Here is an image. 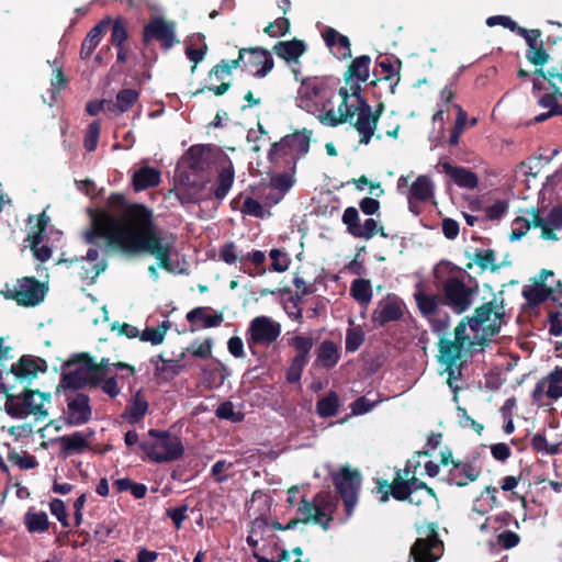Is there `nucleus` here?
Listing matches in <instances>:
<instances>
[{
    "instance_id": "nucleus-1",
    "label": "nucleus",
    "mask_w": 562,
    "mask_h": 562,
    "mask_svg": "<svg viewBox=\"0 0 562 562\" xmlns=\"http://www.w3.org/2000/svg\"><path fill=\"white\" fill-rule=\"evenodd\" d=\"M111 200L122 204L120 216L100 213L92 218L91 227L83 233V239L91 245L85 257H76L70 263H80V277L92 282L108 268L101 251H120L134 257L149 255L159 268L172 271V235L164 234L155 223L150 209L143 204H123V198L112 195Z\"/></svg>"
},
{
    "instance_id": "nucleus-2",
    "label": "nucleus",
    "mask_w": 562,
    "mask_h": 562,
    "mask_svg": "<svg viewBox=\"0 0 562 562\" xmlns=\"http://www.w3.org/2000/svg\"><path fill=\"white\" fill-rule=\"evenodd\" d=\"M465 321H460L451 336H442L438 342V361L443 364L448 373L447 383L456 390L454 381L461 374L463 357L479 345L475 337L465 334Z\"/></svg>"
},
{
    "instance_id": "nucleus-3",
    "label": "nucleus",
    "mask_w": 562,
    "mask_h": 562,
    "mask_svg": "<svg viewBox=\"0 0 562 562\" xmlns=\"http://www.w3.org/2000/svg\"><path fill=\"white\" fill-rule=\"evenodd\" d=\"M494 295V297L487 302L477 306L472 316H465L461 321H465V329H470L474 333V337L480 346H484L491 341L492 337L499 333L502 321L505 316L504 299L502 296Z\"/></svg>"
},
{
    "instance_id": "nucleus-4",
    "label": "nucleus",
    "mask_w": 562,
    "mask_h": 562,
    "mask_svg": "<svg viewBox=\"0 0 562 562\" xmlns=\"http://www.w3.org/2000/svg\"><path fill=\"white\" fill-rule=\"evenodd\" d=\"M140 449L154 462L164 463L179 459L184 451L180 439L167 431H148V438L140 442Z\"/></svg>"
},
{
    "instance_id": "nucleus-5",
    "label": "nucleus",
    "mask_w": 562,
    "mask_h": 562,
    "mask_svg": "<svg viewBox=\"0 0 562 562\" xmlns=\"http://www.w3.org/2000/svg\"><path fill=\"white\" fill-rule=\"evenodd\" d=\"M50 393L23 389V394L18 397L9 396L4 404L5 412L14 418H23L33 415L36 420L45 419L48 415L45 404L50 403Z\"/></svg>"
},
{
    "instance_id": "nucleus-6",
    "label": "nucleus",
    "mask_w": 562,
    "mask_h": 562,
    "mask_svg": "<svg viewBox=\"0 0 562 562\" xmlns=\"http://www.w3.org/2000/svg\"><path fill=\"white\" fill-rule=\"evenodd\" d=\"M327 498V495L324 493L316 494L311 501L303 497L297 505V512L301 517L291 519L286 525V529H292L299 524L311 522L321 525L324 530H327L331 521L330 514L333 512V505Z\"/></svg>"
},
{
    "instance_id": "nucleus-7",
    "label": "nucleus",
    "mask_w": 562,
    "mask_h": 562,
    "mask_svg": "<svg viewBox=\"0 0 562 562\" xmlns=\"http://www.w3.org/2000/svg\"><path fill=\"white\" fill-rule=\"evenodd\" d=\"M437 524H426L417 527L419 538L411 549L415 562H436L443 552V543L438 537Z\"/></svg>"
},
{
    "instance_id": "nucleus-8",
    "label": "nucleus",
    "mask_w": 562,
    "mask_h": 562,
    "mask_svg": "<svg viewBox=\"0 0 562 562\" xmlns=\"http://www.w3.org/2000/svg\"><path fill=\"white\" fill-rule=\"evenodd\" d=\"M441 291L443 304L462 314L472 306L477 286L469 285L458 277H449L441 283Z\"/></svg>"
},
{
    "instance_id": "nucleus-9",
    "label": "nucleus",
    "mask_w": 562,
    "mask_h": 562,
    "mask_svg": "<svg viewBox=\"0 0 562 562\" xmlns=\"http://www.w3.org/2000/svg\"><path fill=\"white\" fill-rule=\"evenodd\" d=\"M246 52L247 49H239L238 58L232 60L223 59L215 65L207 75L210 85L196 90L192 95H198L205 90L212 91L217 97L225 94L232 87L231 77L233 69L239 67L240 63L245 59Z\"/></svg>"
},
{
    "instance_id": "nucleus-10",
    "label": "nucleus",
    "mask_w": 562,
    "mask_h": 562,
    "mask_svg": "<svg viewBox=\"0 0 562 562\" xmlns=\"http://www.w3.org/2000/svg\"><path fill=\"white\" fill-rule=\"evenodd\" d=\"M383 111V104H380L375 111L363 100L358 99V105L348 116L347 122L359 133V143L368 145L374 135L380 115Z\"/></svg>"
},
{
    "instance_id": "nucleus-11",
    "label": "nucleus",
    "mask_w": 562,
    "mask_h": 562,
    "mask_svg": "<svg viewBox=\"0 0 562 562\" xmlns=\"http://www.w3.org/2000/svg\"><path fill=\"white\" fill-rule=\"evenodd\" d=\"M333 482L344 502L347 516H351L358 502V492L361 484L360 472L345 465L338 472L333 473Z\"/></svg>"
},
{
    "instance_id": "nucleus-12",
    "label": "nucleus",
    "mask_w": 562,
    "mask_h": 562,
    "mask_svg": "<svg viewBox=\"0 0 562 562\" xmlns=\"http://www.w3.org/2000/svg\"><path fill=\"white\" fill-rule=\"evenodd\" d=\"M4 297L16 301L19 305L35 306L44 300L45 290L35 278L24 277L13 288L1 292Z\"/></svg>"
},
{
    "instance_id": "nucleus-13",
    "label": "nucleus",
    "mask_w": 562,
    "mask_h": 562,
    "mask_svg": "<svg viewBox=\"0 0 562 562\" xmlns=\"http://www.w3.org/2000/svg\"><path fill=\"white\" fill-rule=\"evenodd\" d=\"M248 346H268L274 342L281 334V325L268 316L255 317L248 328Z\"/></svg>"
},
{
    "instance_id": "nucleus-14",
    "label": "nucleus",
    "mask_w": 562,
    "mask_h": 562,
    "mask_svg": "<svg viewBox=\"0 0 562 562\" xmlns=\"http://www.w3.org/2000/svg\"><path fill=\"white\" fill-rule=\"evenodd\" d=\"M341 221L346 225L347 232L356 238L369 240L376 234H380L384 238L387 237L383 227H380L374 218H368L361 225L359 223V212L353 206H349L344 211Z\"/></svg>"
},
{
    "instance_id": "nucleus-15",
    "label": "nucleus",
    "mask_w": 562,
    "mask_h": 562,
    "mask_svg": "<svg viewBox=\"0 0 562 562\" xmlns=\"http://www.w3.org/2000/svg\"><path fill=\"white\" fill-rule=\"evenodd\" d=\"M531 227H540L541 238L543 239H558L555 233H553L551 228L546 227L543 217H541L539 212L533 207L526 211V216H518L514 220L509 239L512 241L520 240Z\"/></svg>"
},
{
    "instance_id": "nucleus-16",
    "label": "nucleus",
    "mask_w": 562,
    "mask_h": 562,
    "mask_svg": "<svg viewBox=\"0 0 562 562\" xmlns=\"http://www.w3.org/2000/svg\"><path fill=\"white\" fill-rule=\"evenodd\" d=\"M311 133L304 130L302 133H293L281 138L280 142L273 143L269 151V159L273 160L274 156L282 154H292L296 159L305 157L310 150Z\"/></svg>"
},
{
    "instance_id": "nucleus-17",
    "label": "nucleus",
    "mask_w": 562,
    "mask_h": 562,
    "mask_svg": "<svg viewBox=\"0 0 562 562\" xmlns=\"http://www.w3.org/2000/svg\"><path fill=\"white\" fill-rule=\"evenodd\" d=\"M64 382L66 386L71 389L86 385L97 386L100 383V376H97L95 369L91 364V358L83 356V361L64 375Z\"/></svg>"
},
{
    "instance_id": "nucleus-18",
    "label": "nucleus",
    "mask_w": 562,
    "mask_h": 562,
    "mask_svg": "<svg viewBox=\"0 0 562 562\" xmlns=\"http://www.w3.org/2000/svg\"><path fill=\"white\" fill-rule=\"evenodd\" d=\"M404 314V304L401 299L395 295H387L378 302L372 313V323L378 326H384L390 322H396Z\"/></svg>"
},
{
    "instance_id": "nucleus-19",
    "label": "nucleus",
    "mask_w": 562,
    "mask_h": 562,
    "mask_svg": "<svg viewBox=\"0 0 562 562\" xmlns=\"http://www.w3.org/2000/svg\"><path fill=\"white\" fill-rule=\"evenodd\" d=\"M175 22L167 21L161 18H155L145 26L144 40L148 41L149 38H156L162 43V46L166 49H169L175 43L179 42L175 38Z\"/></svg>"
},
{
    "instance_id": "nucleus-20",
    "label": "nucleus",
    "mask_w": 562,
    "mask_h": 562,
    "mask_svg": "<svg viewBox=\"0 0 562 562\" xmlns=\"http://www.w3.org/2000/svg\"><path fill=\"white\" fill-rule=\"evenodd\" d=\"M67 415L72 425H82L91 418L89 396L83 393H71L67 395Z\"/></svg>"
},
{
    "instance_id": "nucleus-21",
    "label": "nucleus",
    "mask_w": 562,
    "mask_h": 562,
    "mask_svg": "<svg viewBox=\"0 0 562 562\" xmlns=\"http://www.w3.org/2000/svg\"><path fill=\"white\" fill-rule=\"evenodd\" d=\"M543 395L551 400L562 397V366L557 367L537 383L533 390V398L539 401Z\"/></svg>"
},
{
    "instance_id": "nucleus-22",
    "label": "nucleus",
    "mask_w": 562,
    "mask_h": 562,
    "mask_svg": "<svg viewBox=\"0 0 562 562\" xmlns=\"http://www.w3.org/2000/svg\"><path fill=\"white\" fill-rule=\"evenodd\" d=\"M481 468L473 461L453 462V467L449 470V480L452 484L463 487L469 483L476 481L481 475Z\"/></svg>"
},
{
    "instance_id": "nucleus-23",
    "label": "nucleus",
    "mask_w": 562,
    "mask_h": 562,
    "mask_svg": "<svg viewBox=\"0 0 562 562\" xmlns=\"http://www.w3.org/2000/svg\"><path fill=\"white\" fill-rule=\"evenodd\" d=\"M15 371L22 378V389L29 387L31 381L37 376L38 372L47 370L46 361L30 356H23L16 363Z\"/></svg>"
},
{
    "instance_id": "nucleus-24",
    "label": "nucleus",
    "mask_w": 562,
    "mask_h": 562,
    "mask_svg": "<svg viewBox=\"0 0 562 562\" xmlns=\"http://www.w3.org/2000/svg\"><path fill=\"white\" fill-rule=\"evenodd\" d=\"M408 503L416 507L418 516L425 518L439 509L438 497L431 487H427V491L423 493H412Z\"/></svg>"
},
{
    "instance_id": "nucleus-25",
    "label": "nucleus",
    "mask_w": 562,
    "mask_h": 562,
    "mask_svg": "<svg viewBox=\"0 0 562 562\" xmlns=\"http://www.w3.org/2000/svg\"><path fill=\"white\" fill-rule=\"evenodd\" d=\"M246 55L249 56L248 64L259 67L255 76L258 78L266 77L273 68V59L270 53L261 47L246 48Z\"/></svg>"
},
{
    "instance_id": "nucleus-26",
    "label": "nucleus",
    "mask_w": 562,
    "mask_h": 562,
    "mask_svg": "<svg viewBox=\"0 0 562 562\" xmlns=\"http://www.w3.org/2000/svg\"><path fill=\"white\" fill-rule=\"evenodd\" d=\"M442 169L461 188L474 189L479 183L476 175L467 168L445 162Z\"/></svg>"
},
{
    "instance_id": "nucleus-27",
    "label": "nucleus",
    "mask_w": 562,
    "mask_h": 562,
    "mask_svg": "<svg viewBox=\"0 0 562 562\" xmlns=\"http://www.w3.org/2000/svg\"><path fill=\"white\" fill-rule=\"evenodd\" d=\"M213 148L209 145H194L187 151L189 167L194 170H204L212 162Z\"/></svg>"
},
{
    "instance_id": "nucleus-28",
    "label": "nucleus",
    "mask_w": 562,
    "mask_h": 562,
    "mask_svg": "<svg viewBox=\"0 0 562 562\" xmlns=\"http://www.w3.org/2000/svg\"><path fill=\"white\" fill-rule=\"evenodd\" d=\"M434 182L428 176L422 175L411 184L408 201L425 202L434 196Z\"/></svg>"
},
{
    "instance_id": "nucleus-29",
    "label": "nucleus",
    "mask_w": 562,
    "mask_h": 562,
    "mask_svg": "<svg viewBox=\"0 0 562 562\" xmlns=\"http://www.w3.org/2000/svg\"><path fill=\"white\" fill-rule=\"evenodd\" d=\"M370 57L367 55L357 57L348 67L345 74L347 85H358L359 81H367L369 78Z\"/></svg>"
},
{
    "instance_id": "nucleus-30",
    "label": "nucleus",
    "mask_w": 562,
    "mask_h": 562,
    "mask_svg": "<svg viewBox=\"0 0 562 562\" xmlns=\"http://www.w3.org/2000/svg\"><path fill=\"white\" fill-rule=\"evenodd\" d=\"M274 53L286 61L297 63L300 57L305 53L306 47L303 41L292 40L279 42L273 47Z\"/></svg>"
},
{
    "instance_id": "nucleus-31",
    "label": "nucleus",
    "mask_w": 562,
    "mask_h": 562,
    "mask_svg": "<svg viewBox=\"0 0 562 562\" xmlns=\"http://www.w3.org/2000/svg\"><path fill=\"white\" fill-rule=\"evenodd\" d=\"M359 85H351L350 89L340 88L339 95L341 97V103L338 106V115L347 117L352 114V110L358 105V99H362L359 93Z\"/></svg>"
},
{
    "instance_id": "nucleus-32",
    "label": "nucleus",
    "mask_w": 562,
    "mask_h": 562,
    "mask_svg": "<svg viewBox=\"0 0 562 562\" xmlns=\"http://www.w3.org/2000/svg\"><path fill=\"white\" fill-rule=\"evenodd\" d=\"M160 181V172L155 168L143 167L133 176V184L136 191L155 187Z\"/></svg>"
},
{
    "instance_id": "nucleus-33",
    "label": "nucleus",
    "mask_w": 562,
    "mask_h": 562,
    "mask_svg": "<svg viewBox=\"0 0 562 562\" xmlns=\"http://www.w3.org/2000/svg\"><path fill=\"white\" fill-rule=\"evenodd\" d=\"M108 21H102L89 31L81 45L80 54L83 59H87L92 55V53L99 45L103 31L108 26Z\"/></svg>"
},
{
    "instance_id": "nucleus-34",
    "label": "nucleus",
    "mask_w": 562,
    "mask_h": 562,
    "mask_svg": "<svg viewBox=\"0 0 562 562\" xmlns=\"http://www.w3.org/2000/svg\"><path fill=\"white\" fill-rule=\"evenodd\" d=\"M468 258L472 260V262L467 265L468 269L472 268L473 262L483 271L490 269L492 272H495L499 269V265L495 262V251L492 249H476L473 255H468Z\"/></svg>"
},
{
    "instance_id": "nucleus-35",
    "label": "nucleus",
    "mask_w": 562,
    "mask_h": 562,
    "mask_svg": "<svg viewBox=\"0 0 562 562\" xmlns=\"http://www.w3.org/2000/svg\"><path fill=\"white\" fill-rule=\"evenodd\" d=\"M415 300L422 314L427 317L436 315L440 304H443V297L429 295L422 291L415 293Z\"/></svg>"
},
{
    "instance_id": "nucleus-36",
    "label": "nucleus",
    "mask_w": 562,
    "mask_h": 562,
    "mask_svg": "<svg viewBox=\"0 0 562 562\" xmlns=\"http://www.w3.org/2000/svg\"><path fill=\"white\" fill-rule=\"evenodd\" d=\"M138 93L133 89H125L119 92L116 102L109 101L106 103V111L115 112L117 114L127 111L137 100Z\"/></svg>"
},
{
    "instance_id": "nucleus-37",
    "label": "nucleus",
    "mask_w": 562,
    "mask_h": 562,
    "mask_svg": "<svg viewBox=\"0 0 562 562\" xmlns=\"http://www.w3.org/2000/svg\"><path fill=\"white\" fill-rule=\"evenodd\" d=\"M535 279L542 288L548 290L549 297L555 299L557 294H562V282L555 278L554 271L542 269Z\"/></svg>"
},
{
    "instance_id": "nucleus-38",
    "label": "nucleus",
    "mask_w": 562,
    "mask_h": 562,
    "mask_svg": "<svg viewBox=\"0 0 562 562\" xmlns=\"http://www.w3.org/2000/svg\"><path fill=\"white\" fill-rule=\"evenodd\" d=\"M234 168L232 164L227 167H223L217 177V187L214 190L216 199L222 200L226 196L234 182Z\"/></svg>"
},
{
    "instance_id": "nucleus-39",
    "label": "nucleus",
    "mask_w": 562,
    "mask_h": 562,
    "mask_svg": "<svg viewBox=\"0 0 562 562\" xmlns=\"http://www.w3.org/2000/svg\"><path fill=\"white\" fill-rule=\"evenodd\" d=\"M206 307H195L187 314V319L189 323H194L196 321H201L204 327H214L220 325L224 321V316L222 313L215 315H209L206 313Z\"/></svg>"
},
{
    "instance_id": "nucleus-40",
    "label": "nucleus",
    "mask_w": 562,
    "mask_h": 562,
    "mask_svg": "<svg viewBox=\"0 0 562 562\" xmlns=\"http://www.w3.org/2000/svg\"><path fill=\"white\" fill-rule=\"evenodd\" d=\"M24 522L30 532H44L49 527L45 512L29 510L24 516Z\"/></svg>"
},
{
    "instance_id": "nucleus-41",
    "label": "nucleus",
    "mask_w": 562,
    "mask_h": 562,
    "mask_svg": "<svg viewBox=\"0 0 562 562\" xmlns=\"http://www.w3.org/2000/svg\"><path fill=\"white\" fill-rule=\"evenodd\" d=\"M339 359L338 349L333 341L325 340L318 348L317 360L323 367L331 368Z\"/></svg>"
},
{
    "instance_id": "nucleus-42",
    "label": "nucleus",
    "mask_w": 562,
    "mask_h": 562,
    "mask_svg": "<svg viewBox=\"0 0 562 562\" xmlns=\"http://www.w3.org/2000/svg\"><path fill=\"white\" fill-rule=\"evenodd\" d=\"M170 328V322L164 321L156 328H146L143 331H139V339L142 341L150 342L151 345H160L164 342L167 331Z\"/></svg>"
},
{
    "instance_id": "nucleus-43",
    "label": "nucleus",
    "mask_w": 562,
    "mask_h": 562,
    "mask_svg": "<svg viewBox=\"0 0 562 562\" xmlns=\"http://www.w3.org/2000/svg\"><path fill=\"white\" fill-rule=\"evenodd\" d=\"M522 295L532 305L540 304L549 297L548 290L542 288L535 278L531 279L530 284L524 286Z\"/></svg>"
},
{
    "instance_id": "nucleus-44",
    "label": "nucleus",
    "mask_w": 562,
    "mask_h": 562,
    "mask_svg": "<svg viewBox=\"0 0 562 562\" xmlns=\"http://www.w3.org/2000/svg\"><path fill=\"white\" fill-rule=\"evenodd\" d=\"M351 295L361 304H369L372 299V289L369 280L356 279L351 284Z\"/></svg>"
},
{
    "instance_id": "nucleus-45",
    "label": "nucleus",
    "mask_w": 562,
    "mask_h": 562,
    "mask_svg": "<svg viewBox=\"0 0 562 562\" xmlns=\"http://www.w3.org/2000/svg\"><path fill=\"white\" fill-rule=\"evenodd\" d=\"M339 407L338 396L335 392H329L325 397L318 401L316 411L321 417H330L337 414Z\"/></svg>"
},
{
    "instance_id": "nucleus-46",
    "label": "nucleus",
    "mask_w": 562,
    "mask_h": 562,
    "mask_svg": "<svg viewBox=\"0 0 562 562\" xmlns=\"http://www.w3.org/2000/svg\"><path fill=\"white\" fill-rule=\"evenodd\" d=\"M26 240L30 241V247L33 256L41 262L47 261L52 257V249L47 246H40L43 236L40 233L29 234Z\"/></svg>"
},
{
    "instance_id": "nucleus-47",
    "label": "nucleus",
    "mask_w": 562,
    "mask_h": 562,
    "mask_svg": "<svg viewBox=\"0 0 562 562\" xmlns=\"http://www.w3.org/2000/svg\"><path fill=\"white\" fill-rule=\"evenodd\" d=\"M148 404L147 402L137 393L134 397L133 403L130 405L127 409L128 419L131 423H137L142 419V417L147 412Z\"/></svg>"
},
{
    "instance_id": "nucleus-48",
    "label": "nucleus",
    "mask_w": 562,
    "mask_h": 562,
    "mask_svg": "<svg viewBox=\"0 0 562 562\" xmlns=\"http://www.w3.org/2000/svg\"><path fill=\"white\" fill-rule=\"evenodd\" d=\"M453 108L457 110V119L454 122V127H453L452 134L450 136L449 143L451 145H457L459 143V138H460L461 134L463 133V131L465 128L468 115L459 104H454Z\"/></svg>"
},
{
    "instance_id": "nucleus-49",
    "label": "nucleus",
    "mask_w": 562,
    "mask_h": 562,
    "mask_svg": "<svg viewBox=\"0 0 562 562\" xmlns=\"http://www.w3.org/2000/svg\"><path fill=\"white\" fill-rule=\"evenodd\" d=\"M313 339L305 336H295L292 338V346L296 350V356L294 358L304 360L307 362L308 353L313 348Z\"/></svg>"
},
{
    "instance_id": "nucleus-50",
    "label": "nucleus",
    "mask_w": 562,
    "mask_h": 562,
    "mask_svg": "<svg viewBox=\"0 0 562 562\" xmlns=\"http://www.w3.org/2000/svg\"><path fill=\"white\" fill-rule=\"evenodd\" d=\"M526 58L532 65L542 67L549 61L550 56L543 48V42L540 41V44L536 46V49H528Z\"/></svg>"
},
{
    "instance_id": "nucleus-51",
    "label": "nucleus",
    "mask_w": 562,
    "mask_h": 562,
    "mask_svg": "<svg viewBox=\"0 0 562 562\" xmlns=\"http://www.w3.org/2000/svg\"><path fill=\"white\" fill-rule=\"evenodd\" d=\"M364 334L360 328H350L346 335V349L348 351H356L363 342Z\"/></svg>"
},
{
    "instance_id": "nucleus-52",
    "label": "nucleus",
    "mask_w": 562,
    "mask_h": 562,
    "mask_svg": "<svg viewBox=\"0 0 562 562\" xmlns=\"http://www.w3.org/2000/svg\"><path fill=\"white\" fill-rule=\"evenodd\" d=\"M220 257L228 265H233L245 259V256L238 255L236 246L233 243H227L224 245L220 251Z\"/></svg>"
},
{
    "instance_id": "nucleus-53",
    "label": "nucleus",
    "mask_w": 562,
    "mask_h": 562,
    "mask_svg": "<svg viewBox=\"0 0 562 562\" xmlns=\"http://www.w3.org/2000/svg\"><path fill=\"white\" fill-rule=\"evenodd\" d=\"M61 443L68 450H81L87 446L85 437L80 432L61 437Z\"/></svg>"
},
{
    "instance_id": "nucleus-54",
    "label": "nucleus",
    "mask_w": 562,
    "mask_h": 562,
    "mask_svg": "<svg viewBox=\"0 0 562 562\" xmlns=\"http://www.w3.org/2000/svg\"><path fill=\"white\" fill-rule=\"evenodd\" d=\"M391 493L394 498L398 501H406L408 502L412 490L407 483H403L401 481H393L391 485H389Z\"/></svg>"
},
{
    "instance_id": "nucleus-55",
    "label": "nucleus",
    "mask_w": 562,
    "mask_h": 562,
    "mask_svg": "<svg viewBox=\"0 0 562 562\" xmlns=\"http://www.w3.org/2000/svg\"><path fill=\"white\" fill-rule=\"evenodd\" d=\"M216 416L223 419H228L232 422L241 420V414L234 411V406L231 402L222 403L215 412Z\"/></svg>"
},
{
    "instance_id": "nucleus-56",
    "label": "nucleus",
    "mask_w": 562,
    "mask_h": 562,
    "mask_svg": "<svg viewBox=\"0 0 562 562\" xmlns=\"http://www.w3.org/2000/svg\"><path fill=\"white\" fill-rule=\"evenodd\" d=\"M306 361L293 358L292 363L290 364L288 371H286V380L290 383H296L300 381L302 371L304 367L306 366Z\"/></svg>"
},
{
    "instance_id": "nucleus-57",
    "label": "nucleus",
    "mask_w": 562,
    "mask_h": 562,
    "mask_svg": "<svg viewBox=\"0 0 562 562\" xmlns=\"http://www.w3.org/2000/svg\"><path fill=\"white\" fill-rule=\"evenodd\" d=\"M241 212L260 218L265 216L263 206L252 198L245 199L241 205Z\"/></svg>"
},
{
    "instance_id": "nucleus-58",
    "label": "nucleus",
    "mask_w": 562,
    "mask_h": 562,
    "mask_svg": "<svg viewBox=\"0 0 562 562\" xmlns=\"http://www.w3.org/2000/svg\"><path fill=\"white\" fill-rule=\"evenodd\" d=\"M272 259L271 269L277 272H284L289 268V260L285 254L279 249H272L269 254Z\"/></svg>"
},
{
    "instance_id": "nucleus-59",
    "label": "nucleus",
    "mask_w": 562,
    "mask_h": 562,
    "mask_svg": "<svg viewBox=\"0 0 562 562\" xmlns=\"http://www.w3.org/2000/svg\"><path fill=\"white\" fill-rule=\"evenodd\" d=\"M517 33L525 38L528 49H536V46L540 44V30H527L519 26Z\"/></svg>"
},
{
    "instance_id": "nucleus-60",
    "label": "nucleus",
    "mask_w": 562,
    "mask_h": 562,
    "mask_svg": "<svg viewBox=\"0 0 562 562\" xmlns=\"http://www.w3.org/2000/svg\"><path fill=\"white\" fill-rule=\"evenodd\" d=\"M271 187L278 190L280 193L288 191L292 184L293 179L288 173H280L271 178Z\"/></svg>"
},
{
    "instance_id": "nucleus-61",
    "label": "nucleus",
    "mask_w": 562,
    "mask_h": 562,
    "mask_svg": "<svg viewBox=\"0 0 562 562\" xmlns=\"http://www.w3.org/2000/svg\"><path fill=\"white\" fill-rule=\"evenodd\" d=\"M9 461L19 465L21 469H33L36 465V461L30 456H20L18 452H10L8 456Z\"/></svg>"
},
{
    "instance_id": "nucleus-62",
    "label": "nucleus",
    "mask_w": 562,
    "mask_h": 562,
    "mask_svg": "<svg viewBox=\"0 0 562 562\" xmlns=\"http://www.w3.org/2000/svg\"><path fill=\"white\" fill-rule=\"evenodd\" d=\"M50 512L64 527L68 526L66 506L63 501L58 498L53 499L50 503Z\"/></svg>"
},
{
    "instance_id": "nucleus-63",
    "label": "nucleus",
    "mask_w": 562,
    "mask_h": 562,
    "mask_svg": "<svg viewBox=\"0 0 562 562\" xmlns=\"http://www.w3.org/2000/svg\"><path fill=\"white\" fill-rule=\"evenodd\" d=\"M100 134V125L98 123H91L89 125L86 139H85V147L87 150L92 151L94 150L98 142V137Z\"/></svg>"
},
{
    "instance_id": "nucleus-64",
    "label": "nucleus",
    "mask_w": 562,
    "mask_h": 562,
    "mask_svg": "<svg viewBox=\"0 0 562 562\" xmlns=\"http://www.w3.org/2000/svg\"><path fill=\"white\" fill-rule=\"evenodd\" d=\"M546 227H549L554 233V229L562 228V211L553 209L547 218H543Z\"/></svg>"
}]
</instances>
